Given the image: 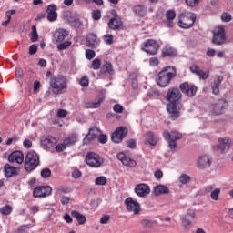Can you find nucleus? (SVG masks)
<instances>
[{
    "mask_svg": "<svg viewBox=\"0 0 233 233\" xmlns=\"http://www.w3.org/2000/svg\"><path fill=\"white\" fill-rule=\"evenodd\" d=\"M189 70L190 72H192V74H196L197 76H199L201 79H205V72L201 71L198 66L196 65L190 66Z\"/></svg>",
    "mask_w": 233,
    "mask_h": 233,
    "instance_id": "36",
    "label": "nucleus"
},
{
    "mask_svg": "<svg viewBox=\"0 0 233 233\" xmlns=\"http://www.w3.org/2000/svg\"><path fill=\"white\" fill-rule=\"evenodd\" d=\"M62 194H70V188L66 186H59L56 187V195L61 196Z\"/></svg>",
    "mask_w": 233,
    "mask_h": 233,
    "instance_id": "38",
    "label": "nucleus"
},
{
    "mask_svg": "<svg viewBox=\"0 0 233 233\" xmlns=\"http://www.w3.org/2000/svg\"><path fill=\"white\" fill-rule=\"evenodd\" d=\"M64 143H66V147H72L77 143V134L73 133L69 135L67 137L64 138Z\"/></svg>",
    "mask_w": 233,
    "mask_h": 233,
    "instance_id": "34",
    "label": "nucleus"
},
{
    "mask_svg": "<svg viewBox=\"0 0 233 233\" xmlns=\"http://www.w3.org/2000/svg\"><path fill=\"white\" fill-rule=\"evenodd\" d=\"M221 20L224 22V23H230V21H232V15H230L229 13H223L221 15Z\"/></svg>",
    "mask_w": 233,
    "mask_h": 233,
    "instance_id": "53",
    "label": "nucleus"
},
{
    "mask_svg": "<svg viewBox=\"0 0 233 233\" xmlns=\"http://www.w3.org/2000/svg\"><path fill=\"white\" fill-rule=\"evenodd\" d=\"M178 181L179 183H181V185H187V183H190V181H192V178L187 174H182L179 177Z\"/></svg>",
    "mask_w": 233,
    "mask_h": 233,
    "instance_id": "42",
    "label": "nucleus"
},
{
    "mask_svg": "<svg viewBox=\"0 0 233 233\" xmlns=\"http://www.w3.org/2000/svg\"><path fill=\"white\" fill-rule=\"evenodd\" d=\"M166 17L167 20L174 21L176 19V11L174 10H168L166 12Z\"/></svg>",
    "mask_w": 233,
    "mask_h": 233,
    "instance_id": "51",
    "label": "nucleus"
},
{
    "mask_svg": "<svg viewBox=\"0 0 233 233\" xmlns=\"http://www.w3.org/2000/svg\"><path fill=\"white\" fill-rule=\"evenodd\" d=\"M149 65L150 66H157L159 65V59L157 57H151L149 59Z\"/></svg>",
    "mask_w": 233,
    "mask_h": 233,
    "instance_id": "61",
    "label": "nucleus"
},
{
    "mask_svg": "<svg viewBox=\"0 0 233 233\" xmlns=\"http://www.w3.org/2000/svg\"><path fill=\"white\" fill-rule=\"evenodd\" d=\"M177 56V50L169 45H167L162 48V57H176Z\"/></svg>",
    "mask_w": 233,
    "mask_h": 233,
    "instance_id": "29",
    "label": "nucleus"
},
{
    "mask_svg": "<svg viewBox=\"0 0 233 233\" xmlns=\"http://www.w3.org/2000/svg\"><path fill=\"white\" fill-rule=\"evenodd\" d=\"M66 147H68V146H66L65 143V140H63V143H60L56 146V147H55L56 152H63L64 150L66 149Z\"/></svg>",
    "mask_w": 233,
    "mask_h": 233,
    "instance_id": "54",
    "label": "nucleus"
},
{
    "mask_svg": "<svg viewBox=\"0 0 233 233\" xmlns=\"http://www.w3.org/2000/svg\"><path fill=\"white\" fill-rule=\"evenodd\" d=\"M183 97L181 91L177 87H170L166 95V100L169 103L167 105V110L169 114V119L176 121L179 119L181 113L179 110H185L183 103L179 100Z\"/></svg>",
    "mask_w": 233,
    "mask_h": 233,
    "instance_id": "1",
    "label": "nucleus"
},
{
    "mask_svg": "<svg viewBox=\"0 0 233 233\" xmlns=\"http://www.w3.org/2000/svg\"><path fill=\"white\" fill-rule=\"evenodd\" d=\"M126 145H127V148H136V145H137L136 139L131 138V139L127 140L126 142Z\"/></svg>",
    "mask_w": 233,
    "mask_h": 233,
    "instance_id": "59",
    "label": "nucleus"
},
{
    "mask_svg": "<svg viewBox=\"0 0 233 233\" xmlns=\"http://www.w3.org/2000/svg\"><path fill=\"white\" fill-rule=\"evenodd\" d=\"M4 175H5V177H7V178L19 176V168L14 166H11L10 164H5L4 166Z\"/></svg>",
    "mask_w": 233,
    "mask_h": 233,
    "instance_id": "23",
    "label": "nucleus"
},
{
    "mask_svg": "<svg viewBox=\"0 0 233 233\" xmlns=\"http://www.w3.org/2000/svg\"><path fill=\"white\" fill-rule=\"evenodd\" d=\"M163 137L166 141L168 142V147L172 152H176V148H177V143L176 141H179V139H183V134L177 130H165L163 132Z\"/></svg>",
    "mask_w": 233,
    "mask_h": 233,
    "instance_id": "4",
    "label": "nucleus"
},
{
    "mask_svg": "<svg viewBox=\"0 0 233 233\" xmlns=\"http://www.w3.org/2000/svg\"><path fill=\"white\" fill-rule=\"evenodd\" d=\"M31 42L35 43L39 41V34L37 33V26L36 25H32L31 27Z\"/></svg>",
    "mask_w": 233,
    "mask_h": 233,
    "instance_id": "37",
    "label": "nucleus"
},
{
    "mask_svg": "<svg viewBox=\"0 0 233 233\" xmlns=\"http://www.w3.org/2000/svg\"><path fill=\"white\" fill-rule=\"evenodd\" d=\"M135 193L137 196H138V198H147V196L150 194V186L146 183L137 184L135 187Z\"/></svg>",
    "mask_w": 233,
    "mask_h": 233,
    "instance_id": "18",
    "label": "nucleus"
},
{
    "mask_svg": "<svg viewBox=\"0 0 233 233\" xmlns=\"http://www.w3.org/2000/svg\"><path fill=\"white\" fill-rule=\"evenodd\" d=\"M70 45H72V41H65V42H60V44H58L56 46L57 50L62 51V50H66V48L70 47Z\"/></svg>",
    "mask_w": 233,
    "mask_h": 233,
    "instance_id": "41",
    "label": "nucleus"
},
{
    "mask_svg": "<svg viewBox=\"0 0 233 233\" xmlns=\"http://www.w3.org/2000/svg\"><path fill=\"white\" fill-rule=\"evenodd\" d=\"M39 165V155L35 151H29L25 157V170L26 172H32L35 170Z\"/></svg>",
    "mask_w": 233,
    "mask_h": 233,
    "instance_id": "5",
    "label": "nucleus"
},
{
    "mask_svg": "<svg viewBox=\"0 0 233 233\" xmlns=\"http://www.w3.org/2000/svg\"><path fill=\"white\" fill-rule=\"evenodd\" d=\"M47 20L50 23L56 21L57 19V5L56 4L49 5L46 9Z\"/></svg>",
    "mask_w": 233,
    "mask_h": 233,
    "instance_id": "26",
    "label": "nucleus"
},
{
    "mask_svg": "<svg viewBox=\"0 0 233 233\" xmlns=\"http://www.w3.org/2000/svg\"><path fill=\"white\" fill-rule=\"evenodd\" d=\"M66 110L65 109H59L57 111V116L60 117V119H65V117H66Z\"/></svg>",
    "mask_w": 233,
    "mask_h": 233,
    "instance_id": "62",
    "label": "nucleus"
},
{
    "mask_svg": "<svg viewBox=\"0 0 233 233\" xmlns=\"http://www.w3.org/2000/svg\"><path fill=\"white\" fill-rule=\"evenodd\" d=\"M60 202L63 205H68L70 203V198L66 196H62L61 198H60Z\"/></svg>",
    "mask_w": 233,
    "mask_h": 233,
    "instance_id": "64",
    "label": "nucleus"
},
{
    "mask_svg": "<svg viewBox=\"0 0 233 233\" xmlns=\"http://www.w3.org/2000/svg\"><path fill=\"white\" fill-rule=\"evenodd\" d=\"M212 44L221 46L227 43V34L225 33V27L223 25H218L213 29Z\"/></svg>",
    "mask_w": 233,
    "mask_h": 233,
    "instance_id": "7",
    "label": "nucleus"
},
{
    "mask_svg": "<svg viewBox=\"0 0 233 233\" xmlns=\"http://www.w3.org/2000/svg\"><path fill=\"white\" fill-rule=\"evenodd\" d=\"M68 30L60 28L55 31L53 35V39L56 43H63V41H65V38L68 37Z\"/></svg>",
    "mask_w": 233,
    "mask_h": 233,
    "instance_id": "24",
    "label": "nucleus"
},
{
    "mask_svg": "<svg viewBox=\"0 0 233 233\" xmlns=\"http://www.w3.org/2000/svg\"><path fill=\"white\" fill-rule=\"evenodd\" d=\"M223 75H218L217 76V79H215L209 86V87L212 90V94H214V96H219V85H221V83H223Z\"/></svg>",
    "mask_w": 233,
    "mask_h": 233,
    "instance_id": "25",
    "label": "nucleus"
},
{
    "mask_svg": "<svg viewBox=\"0 0 233 233\" xmlns=\"http://www.w3.org/2000/svg\"><path fill=\"white\" fill-rule=\"evenodd\" d=\"M95 183H96V185L105 187V185H106V183H107L106 177L101 176V177H96L95 179Z\"/></svg>",
    "mask_w": 233,
    "mask_h": 233,
    "instance_id": "43",
    "label": "nucleus"
},
{
    "mask_svg": "<svg viewBox=\"0 0 233 233\" xmlns=\"http://www.w3.org/2000/svg\"><path fill=\"white\" fill-rule=\"evenodd\" d=\"M219 145L214 147V150H218L225 154L230 150V138L225 137L218 139Z\"/></svg>",
    "mask_w": 233,
    "mask_h": 233,
    "instance_id": "17",
    "label": "nucleus"
},
{
    "mask_svg": "<svg viewBox=\"0 0 233 233\" xmlns=\"http://www.w3.org/2000/svg\"><path fill=\"white\" fill-rule=\"evenodd\" d=\"M133 12L138 17H145V15H147V7L143 5H135L133 7Z\"/></svg>",
    "mask_w": 233,
    "mask_h": 233,
    "instance_id": "32",
    "label": "nucleus"
},
{
    "mask_svg": "<svg viewBox=\"0 0 233 233\" xmlns=\"http://www.w3.org/2000/svg\"><path fill=\"white\" fill-rule=\"evenodd\" d=\"M142 50L149 56H156L159 50V43L154 39H149L145 43Z\"/></svg>",
    "mask_w": 233,
    "mask_h": 233,
    "instance_id": "10",
    "label": "nucleus"
},
{
    "mask_svg": "<svg viewBox=\"0 0 233 233\" xmlns=\"http://www.w3.org/2000/svg\"><path fill=\"white\" fill-rule=\"evenodd\" d=\"M41 177L44 179H46L47 177H50L52 176V170L50 168H44L41 170Z\"/></svg>",
    "mask_w": 233,
    "mask_h": 233,
    "instance_id": "49",
    "label": "nucleus"
},
{
    "mask_svg": "<svg viewBox=\"0 0 233 233\" xmlns=\"http://www.w3.org/2000/svg\"><path fill=\"white\" fill-rule=\"evenodd\" d=\"M86 162L92 168H99L103 165V158L94 152H89L86 156Z\"/></svg>",
    "mask_w": 233,
    "mask_h": 233,
    "instance_id": "8",
    "label": "nucleus"
},
{
    "mask_svg": "<svg viewBox=\"0 0 233 233\" xmlns=\"http://www.w3.org/2000/svg\"><path fill=\"white\" fill-rule=\"evenodd\" d=\"M103 40L106 45H112L114 43V35L110 34L105 35Z\"/></svg>",
    "mask_w": 233,
    "mask_h": 233,
    "instance_id": "48",
    "label": "nucleus"
},
{
    "mask_svg": "<svg viewBox=\"0 0 233 233\" xmlns=\"http://www.w3.org/2000/svg\"><path fill=\"white\" fill-rule=\"evenodd\" d=\"M52 195V187L50 186H39L33 190L35 198H48Z\"/></svg>",
    "mask_w": 233,
    "mask_h": 233,
    "instance_id": "11",
    "label": "nucleus"
},
{
    "mask_svg": "<svg viewBox=\"0 0 233 233\" xmlns=\"http://www.w3.org/2000/svg\"><path fill=\"white\" fill-rule=\"evenodd\" d=\"M41 147L44 150H50L57 145V139L52 136L43 137L40 140Z\"/></svg>",
    "mask_w": 233,
    "mask_h": 233,
    "instance_id": "13",
    "label": "nucleus"
},
{
    "mask_svg": "<svg viewBox=\"0 0 233 233\" xmlns=\"http://www.w3.org/2000/svg\"><path fill=\"white\" fill-rule=\"evenodd\" d=\"M49 85L52 88L53 94L56 96L64 94L65 90L68 88V81L66 80V76L63 75L52 77L49 81Z\"/></svg>",
    "mask_w": 233,
    "mask_h": 233,
    "instance_id": "3",
    "label": "nucleus"
},
{
    "mask_svg": "<svg viewBox=\"0 0 233 233\" xmlns=\"http://www.w3.org/2000/svg\"><path fill=\"white\" fill-rule=\"evenodd\" d=\"M113 110L114 112H116V114H123V110H125V107H123L121 106V104H115L113 106Z\"/></svg>",
    "mask_w": 233,
    "mask_h": 233,
    "instance_id": "55",
    "label": "nucleus"
},
{
    "mask_svg": "<svg viewBox=\"0 0 233 233\" xmlns=\"http://www.w3.org/2000/svg\"><path fill=\"white\" fill-rule=\"evenodd\" d=\"M197 167L198 168H199L200 170H203L205 168V156L200 155L198 157V159L197 161Z\"/></svg>",
    "mask_w": 233,
    "mask_h": 233,
    "instance_id": "44",
    "label": "nucleus"
},
{
    "mask_svg": "<svg viewBox=\"0 0 233 233\" xmlns=\"http://www.w3.org/2000/svg\"><path fill=\"white\" fill-rule=\"evenodd\" d=\"M219 194H221V189L217 188L213 190L210 194L211 199H213V201H218V199H219Z\"/></svg>",
    "mask_w": 233,
    "mask_h": 233,
    "instance_id": "47",
    "label": "nucleus"
},
{
    "mask_svg": "<svg viewBox=\"0 0 233 233\" xmlns=\"http://www.w3.org/2000/svg\"><path fill=\"white\" fill-rule=\"evenodd\" d=\"M116 157L118 159V161H121V163L125 166V167H129L130 168H134V167H136V165H137V162H136V160L132 159L129 157H127V155H125V153L120 152L116 155Z\"/></svg>",
    "mask_w": 233,
    "mask_h": 233,
    "instance_id": "21",
    "label": "nucleus"
},
{
    "mask_svg": "<svg viewBox=\"0 0 233 233\" xmlns=\"http://www.w3.org/2000/svg\"><path fill=\"white\" fill-rule=\"evenodd\" d=\"M37 54V46L33 44L29 46V56H34Z\"/></svg>",
    "mask_w": 233,
    "mask_h": 233,
    "instance_id": "60",
    "label": "nucleus"
},
{
    "mask_svg": "<svg viewBox=\"0 0 233 233\" xmlns=\"http://www.w3.org/2000/svg\"><path fill=\"white\" fill-rule=\"evenodd\" d=\"M8 161L9 163H14L16 161L18 165H21V163L25 161V156L21 151H14L8 156Z\"/></svg>",
    "mask_w": 233,
    "mask_h": 233,
    "instance_id": "27",
    "label": "nucleus"
},
{
    "mask_svg": "<svg viewBox=\"0 0 233 233\" xmlns=\"http://www.w3.org/2000/svg\"><path fill=\"white\" fill-rule=\"evenodd\" d=\"M92 17H93L94 21H99V19H101V11L100 10L93 11Z\"/></svg>",
    "mask_w": 233,
    "mask_h": 233,
    "instance_id": "58",
    "label": "nucleus"
},
{
    "mask_svg": "<svg viewBox=\"0 0 233 233\" xmlns=\"http://www.w3.org/2000/svg\"><path fill=\"white\" fill-rule=\"evenodd\" d=\"M107 25L110 30H121L123 28V20L121 18H110Z\"/></svg>",
    "mask_w": 233,
    "mask_h": 233,
    "instance_id": "28",
    "label": "nucleus"
},
{
    "mask_svg": "<svg viewBox=\"0 0 233 233\" xmlns=\"http://www.w3.org/2000/svg\"><path fill=\"white\" fill-rule=\"evenodd\" d=\"M98 143H101V145H105L108 141V137L105 134H99L98 136Z\"/></svg>",
    "mask_w": 233,
    "mask_h": 233,
    "instance_id": "56",
    "label": "nucleus"
},
{
    "mask_svg": "<svg viewBox=\"0 0 233 233\" xmlns=\"http://www.w3.org/2000/svg\"><path fill=\"white\" fill-rule=\"evenodd\" d=\"M85 55L86 58L88 59V61H92V59L96 57V51H94L93 49H86Z\"/></svg>",
    "mask_w": 233,
    "mask_h": 233,
    "instance_id": "46",
    "label": "nucleus"
},
{
    "mask_svg": "<svg viewBox=\"0 0 233 233\" xmlns=\"http://www.w3.org/2000/svg\"><path fill=\"white\" fill-rule=\"evenodd\" d=\"M147 96H149V97H159V96H161V92L157 89H151L147 92Z\"/></svg>",
    "mask_w": 233,
    "mask_h": 233,
    "instance_id": "52",
    "label": "nucleus"
},
{
    "mask_svg": "<svg viewBox=\"0 0 233 233\" xmlns=\"http://www.w3.org/2000/svg\"><path fill=\"white\" fill-rule=\"evenodd\" d=\"M125 205L127 206V210L128 212H133L134 214H139L141 210V205L139 202L135 201L132 198H127L125 200Z\"/></svg>",
    "mask_w": 233,
    "mask_h": 233,
    "instance_id": "15",
    "label": "nucleus"
},
{
    "mask_svg": "<svg viewBox=\"0 0 233 233\" xmlns=\"http://www.w3.org/2000/svg\"><path fill=\"white\" fill-rule=\"evenodd\" d=\"M93 70H99L101 69V60L99 58H96L92 61L91 66Z\"/></svg>",
    "mask_w": 233,
    "mask_h": 233,
    "instance_id": "45",
    "label": "nucleus"
},
{
    "mask_svg": "<svg viewBox=\"0 0 233 233\" xmlns=\"http://www.w3.org/2000/svg\"><path fill=\"white\" fill-rule=\"evenodd\" d=\"M71 216L72 218H75V219H76L79 225H85V223H86V217H85V215L79 213L78 211H72Z\"/></svg>",
    "mask_w": 233,
    "mask_h": 233,
    "instance_id": "33",
    "label": "nucleus"
},
{
    "mask_svg": "<svg viewBox=\"0 0 233 233\" xmlns=\"http://www.w3.org/2000/svg\"><path fill=\"white\" fill-rule=\"evenodd\" d=\"M227 103V100L220 99L218 101V103L212 105L211 114L213 116H221L222 114H225V104Z\"/></svg>",
    "mask_w": 233,
    "mask_h": 233,
    "instance_id": "20",
    "label": "nucleus"
},
{
    "mask_svg": "<svg viewBox=\"0 0 233 233\" xmlns=\"http://www.w3.org/2000/svg\"><path fill=\"white\" fill-rule=\"evenodd\" d=\"M101 134V129L97 127H91L89 128L88 134L84 137L83 143L84 145H90L94 139H96V137H99V135Z\"/></svg>",
    "mask_w": 233,
    "mask_h": 233,
    "instance_id": "14",
    "label": "nucleus"
},
{
    "mask_svg": "<svg viewBox=\"0 0 233 233\" xmlns=\"http://www.w3.org/2000/svg\"><path fill=\"white\" fill-rule=\"evenodd\" d=\"M105 101V98H98L96 102H85L84 108H99L101 106V103Z\"/></svg>",
    "mask_w": 233,
    "mask_h": 233,
    "instance_id": "35",
    "label": "nucleus"
},
{
    "mask_svg": "<svg viewBox=\"0 0 233 233\" xmlns=\"http://www.w3.org/2000/svg\"><path fill=\"white\" fill-rule=\"evenodd\" d=\"M12 210L13 208L10 205L0 208V213H2L3 216H10V214H12Z\"/></svg>",
    "mask_w": 233,
    "mask_h": 233,
    "instance_id": "40",
    "label": "nucleus"
},
{
    "mask_svg": "<svg viewBox=\"0 0 233 233\" xmlns=\"http://www.w3.org/2000/svg\"><path fill=\"white\" fill-rule=\"evenodd\" d=\"M176 76H177V70L176 69V66H166L160 72H158L157 77L156 79L157 85L161 88H167V86L170 85L172 79H174Z\"/></svg>",
    "mask_w": 233,
    "mask_h": 233,
    "instance_id": "2",
    "label": "nucleus"
},
{
    "mask_svg": "<svg viewBox=\"0 0 233 233\" xmlns=\"http://www.w3.org/2000/svg\"><path fill=\"white\" fill-rule=\"evenodd\" d=\"M199 3H201V0H186V4L191 8H196L199 5Z\"/></svg>",
    "mask_w": 233,
    "mask_h": 233,
    "instance_id": "50",
    "label": "nucleus"
},
{
    "mask_svg": "<svg viewBox=\"0 0 233 233\" xmlns=\"http://www.w3.org/2000/svg\"><path fill=\"white\" fill-rule=\"evenodd\" d=\"M196 218V213L187 211L186 214L182 215L180 218L181 223L184 227V230L188 232L190 230V225H192V219Z\"/></svg>",
    "mask_w": 233,
    "mask_h": 233,
    "instance_id": "16",
    "label": "nucleus"
},
{
    "mask_svg": "<svg viewBox=\"0 0 233 233\" xmlns=\"http://www.w3.org/2000/svg\"><path fill=\"white\" fill-rule=\"evenodd\" d=\"M196 14L192 12H184L178 16V26L184 29L192 28L194 23H196Z\"/></svg>",
    "mask_w": 233,
    "mask_h": 233,
    "instance_id": "6",
    "label": "nucleus"
},
{
    "mask_svg": "<svg viewBox=\"0 0 233 233\" xmlns=\"http://www.w3.org/2000/svg\"><path fill=\"white\" fill-rule=\"evenodd\" d=\"M127 134H128V128L123 126L118 127L112 133L111 141H113V143H121V141L125 139V137L127 136Z\"/></svg>",
    "mask_w": 233,
    "mask_h": 233,
    "instance_id": "9",
    "label": "nucleus"
},
{
    "mask_svg": "<svg viewBox=\"0 0 233 233\" xmlns=\"http://www.w3.org/2000/svg\"><path fill=\"white\" fill-rule=\"evenodd\" d=\"M114 76L116 74V71L114 70V66L108 61H105L103 65L100 67V77L102 79H105V76Z\"/></svg>",
    "mask_w": 233,
    "mask_h": 233,
    "instance_id": "19",
    "label": "nucleus"
},
{
    "mask_svg": "<svg viewBox=\"0 0 233 233\" xmlns=\"http://www.w3.org/2000/svg\"><path fill=\"white\" fill-rule=\"evenodd\" d=\"M101 40L97 38V35L90 33L86 37V45L88 48H97Z\"/></svg>",
    "mask_w": 233,
    "mask_h": 233,
    "instance_id": "22",
    "label": "nucleus"
},
{
    "mask_svg": "<svg viewBox=\"0 0 233 233\" xmlns=\"http://www.w3.org/2000/svg\"><path fill=\"white\" fill-rule=\"evenodd\" d=\"M145 139L149 145H151V147H156L157 145V138L154 136V132L152 131H147L145 134Z\"/></svg>",
    "mask_w": 233,
    "mask_h": 233,
    "instance_id": "31",
    "label": "nucleus"
},
{
    "mask_svg": "<svg viewBox=\"0 0 233 233\" xmlns=\"http://www.w3.org/2000/svg\"><path fill=\"white\" fill-rule=\"evenodd\" d=\"M179 90H181L183 94H186L187 97H194V96H196V93L198 92V87L193 84L184 82L179 85Z\"/></svg>",
    "mask_w": 233,
    "mask_h": 233,
    "instance_id": "12",
    "label": "nucleus"
},
{
    "mask_svg": "<svg viewBox=\"0 0 233 233\" xmlns=\"http://www.w3.org/2000/svg\"><path fill=\"white\" fill-rule=\"evenodd\" d=\"M153 194L154 196H163V194H170V189L167 187V186L163 184L157 185L153 188Z\"/></svg>",
    "mask_w": 233,
    "mask_h": 233,
    "instance_id": "30",
    "label": "nucleus"
},
{
    "mask_svg": "<svg viewBox=\"0 0 233 233\" xmlns=\"http://www.w3.org/2000/svg\"><path fill=\"white\" fill-rule=\"evenodd\" d=\"M79 85L81 86H88L90 85V80L88 79V76H85L80 79Z\"/></svg>",
    "mask_w": 233,
    "mask_h": 233,
    "instance_id": "57",
    "label": "nucleus"
},
{
    "mask_svg": "<svg viewBox=\"0 0 233 233\" xmlns=\"http://www.w3.org/2000/svg\"><path fill=\"white\" fill-rule=\"evenodd\" d=\"M140 225L143 228H152V227H154V221L148 218H144L140 221Z\"/></svg>",
    "mask_w": 233,
    "mask_h": 233,
    "instance_id": "39",
    "label": "nucleus"
},
{
    "mask_svg": "<svg viewBox=\"0 0 233 233\" xmlns=\"http://www.w3.org/2000/svg\"><path fill=\"white\" fill-rule=\"evenodd\" d=\"M206 54L208 57H214L216 56V49L208 47Z\"/></svg>",
    "mask_w": 233,
    "mask_h": 233,
    "instance_id": "63",
    "label": "nucleus"
}]
</instances>
